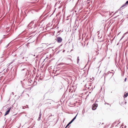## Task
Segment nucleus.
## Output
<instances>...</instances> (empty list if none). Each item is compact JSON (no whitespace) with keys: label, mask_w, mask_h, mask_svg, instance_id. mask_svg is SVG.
<instances>
[{"label":"nucleus","mask_w":128,"mask_h":128,"mask_svg":"<svg viewBox=\"0 0 128 128\" xmlns=\"http://www.w3.org/2000/svg\"><path fill=\"white\" fill-rule=\"evenodd\" d=\"M79 60H80V59H79V56H78L77 57V63H78V62H79Z\"/></svg>","instance_id":"obj_12"},{"label":"nucleus","mask_w":128,"mask_h":128,"mask_svg":"<svg viewBox=\"0 0 128 128\" xmlns=\"http://www.w3.org/2000/svg\"><path fill=\"white\" fill-rule=\"evenodd\" d=\"M123 127H122V126H121L120 128H123Z\"/></svg>","instance_id":"obj_39"},{"label":"nucleus","mask_w":128,"mask_h":128,"mask_svg":"<svg viewBox=\"0 0 128 128\" xmlns=\"http://www.w3.org/2000/svg\"><path fill=\"white\" fill-rule=\"evenodd\" d=\"M62 45V44H61L60 46H61Z\"/></svg>","instance_id":"obj_45"},{"label":"nucleus","mask_w":128,"mask_h":128,"mask_svg":"<svg viewBox=\"0 0 128 128\" xmlns=\"http://www.w3.org/2000/svg\"><path fill=\"white\" fill-rule=\"evenodd\" d=\"M55 40H56L58 43H60L62 42V40L61 37L59 36H57L56 38L55 39Z\"/></svg>","instance_id":"obj_2"},{"label":"nucleus","mask_w":128,"mask_h":128,"mask_svg":"<svg viewBox=\"0 0 128 128\" xmlns=\"http://www.w3.org/2000/svg\"><path fill=\"white\" fill-rule=\"evenodd\" d=\"M111 32H110V35H111Z\"/></svg>","instance_id":"obj_59"},{"label":"nucleus","mask_w":128,"mask_h":128,"mask_svg":"<svg viewBox=\"0 0 128 128\" xmlns=\"http://www.w3.org/2000/svg\"><path fill=\"white\" fill-rule=\"evenodd\" d=\"M98 48H98V46L97 50L99 51V50L98 49Z\"/></svg>","instance_id":"obj_34"},{"label":"nucleus","mask_w":128,"mask_h":128,"mask_svg":"<svg viewBox=\"0 0 128 128\" xmlns=\"http://www.w3.org/2000/svg\"><path fill=\"white\" fill-rule=\"evenodd\" d=\"M64 63H63L62 62H61L59 63V64L58 65H61L63 64Z\"/></svg>","instance_id":"obj_19"},{"label":"nucleus","mask_w":128,"mask_h":128,"mask_svg":"<svg viewBox=\"0 0 128 128\" xmlns=\"http://www.w3.org/2000/svg\"><path fill=\"white\" fill-rule=\"evenodd\" d=\"M112 125L111 126V127H112Z\"/></svg>","instance_id":"obj_53"},{"label":"nucleus","mask_w":128,"mask_h":128,"mask_svg":"<svg viewBox=\"0 0 128 128\" xmlns=\"http://www.w3.org/2000/svg\"><path fill=\"white\" fill-rule=\"evenodd\" d=\"M90 0H88V1H87V2H86L87 3V4H89V3H90V2L88 1H89Z\"/></svg>","instance_id":"obj_20"},{"label":"nucleus","mask_w":128,"mask_h":128,"mask_svg":"<svg viewBox=\"0 0 128 128\" xmlns=\"http://www.w3.org/2000/svg\"><path fill=\"white\" fill-rule=\"evenodd\" d=\"M63 88H60V90H62V89Z\"/></svg>","instance_id":"obj_42"},{"label":"nucleus","mask_w":128,"mask_h":128,"mask_svg":"<svg viewBox=\"0 0 128 128\" xmlns=\"http://www.w3.org/2000/svg\"><path fill=\"white\" fill-rule=\"evenodd\" d=\"M35 32V31H34V32Z\"/></svg>","instance_id":"obj_61"},{"label":"nucleus","mask_w":128,"mask_h":128,"mask_svg":"<svg viewBox=\"0 0 128 128\" xmlns=\"http://www.w3.org/2000/svg\"><path fill=\"white\" fill-rule=\"evenodd\" d=\"M98 106V104L96 103H94L92 106V109L93 110H95Z\"/></svg>","instance_id":"obj_3"},{"label":"nucleus","mask_w":128,"mask_h":128,"mask_svg":"<svg viewBox=\"0 0 128 128\" xmlns=\"http://www.w3.org/2000/svg\"><path fill=\"white\" fill-rule=\"evenodd\" d=\"M126 78H125V79H124V81L125 82H126Z\"/></svg>","instance_id":"obj_27"},{"label":"nucleus","mask_w":128,"mask_h":128,"mask_svg":"<svg viewBox=\"0 0 128 128\" xmlns=\"http://www.w3.org/2000/svg\"><path fill=\"white\" fill-rule=\"evenodd\" d=\"M126 126H125V128H126Z\"/></svg>","instance_id":"obj_58"},{"label":"nucleus","mask_w":128,"mask_h":128,"mask_svg":"<svg viewBox=\"0 0 128 128\" xmlns=\"http://www.w3.org/2000/svg\"><path fill=\"white\" fill-rule=\"evenodd\" d=\"M128 93H127L126 94H124V96L125 97H126L128 96Z\"/></svg>","instance_id":"obj_16"},{"label":"nucleus","mask_w":128,"mask_h":128,"mask_svg":"<svg viewBox=\"0 0 128 128\" xmlns=\"http://www.w3.org/2000/svg\"><path fill=\"white\" fill-rule=\"evenodd\" d=\"M104 124V123H102V124Z\"/></svg>","instance_id":"obj_49"},{"label":"nucleus","mask_w":128,"mask_h":128,"mask_svg":"<svg viewBox=\"0 0 128 128\" xmlns=\"http://www.w3.org/2000/svg\"><path fill=\"white\" fill-rule=\"evenodd\" d=\"M70 126H69V127H68L67 128H69V127H70Z\"/></svg>","instance_id":"obj_51"},{"label":"nucleus","mask_w":128,"mask_h":128,"mask_svg":"<svg viewBox=\"0 0 128 128\" xmlns=\"http://www.w3.org/2000/svg\"><path fill=\"white\" fill-rule=\"evenodd\" d=\"M32 36H29V38H30V37H32Z\"/></svg>","instance_id":"obj_44"},{"label":"nucleus","mask_w":128,"mask_h":128,"mask_svg":"<svg viewBox=\"0 0 128 128\" xmlns=\"http://www.w3.org/2000/svg\"><path fill=\"white\" fill-rule=\"evenodd\" d=\"M37 83V82H35V81L34 80L33 83V84L34 85H36Z\"/></svg>","instance_id":"obj_11"},{"label":"nucleus","mask_w":128,"mask_h":128,"mask_svg":"<svg viewBox=\"0 0 128 128\" xmlns=\"http://www.w3.org/2000/svg\"><path fill=\"white\" fill-rule=\"evenodd\" d=\"M12 94V95H13L14 94V92H12V94Z\"/></svg>","instance_id":"obj_32"},{"label":"nucleus","mask_w":128,"mask_h":128,"mask_svg":"<svg viewBox=\"0 0 128 128\" xmlns=\"http://www.w3.org/2000/svg\"><path fill=\"white\" fill-rule=\"evenodd\" d=\"M34 81H32V80H30V84H32Z\"/></svg>","instance_id":"obj_17"},{"label":"nucleus","mask_w":128,"mask_h":128,"mask_svg":"<svg viewBox=\"0 0 128 128\" xmlns=\"http://www.w3.org/2000/svg\"><path fill=\"white\" fill-rule=\"evenodd\" d=\"M9 44H8V45H7L5 47V48H7L9 46Z\"/></svg>","instance_id":"obj_21"},{"label":"nucleus","mask_w":128,"mask_h":128,"mask_svg":"<svg viewBox=\"0 0 128 128\" xmlns=\"http://www.w3.org/2000/svg\"><path fill=\"white\" fill-rule=\"evenodd\" d=\"M12 63V62H11V63L8 64V66H9L11 64V63Z\"/></svg>","instance_id":"obj_29"},{"label":"nucleus","mask_w":128,"mask_h":128,"mask_svg":"<svg viewBox=\"0 0 128 128\" xmlns=\"http://www.w3.org/2000/svg\"><path fill=\"white\" fill-rule=\"evenodd\" d=\"M89 88H89V87H88V89H89Z\"/></svg>","instance_id":"obj_41"},{"label":"nucleus","mask_w":128,"mask_h":128,"mask_svg":"<svg viewBox=\"0 0 128 128\" xmlns=\"http://www.w3.org/2000/svg\"><path fill=\"white\" fill-rule=\"evenodd\" d=\"M39 80H42V78H41V77H40L39 78Z\"/></svg>","instance_id":"obj_23"},{"label":"nucleus","mask_w":128,"mask_h":128,"mask_svg":"<svg viewBox=\"0 0 128 128\" xmlns=\"http://www.w3.org/2000/svg\"><path fill=\"white\" fill-rule=\"evenodd\" d=\"M21 82H22V81H21Z\"/></svg>","instance_id":"obj_64"},{"label":"nucleus","mask_w":128,"mask_h":128,"mask_svg":"<svg viewBox=\"0 0 128 128\" xmlns=\"http://www.w3.org/2000/svg\"><path fill=\"white\" fill-rule=\"evenodd\" d=\"M108 104V105H110L111 104H110L109 103H105V104Z\"/></svg>","instance_id":"obj_24"},{"label":"nucleus","mask_w":128,"mask_h":128,"mask_svg":"<svg viewBox=\"0 0 128 128\" xmlns=\"http://www.w3.org/2000/svg\"><path fill=\"white\" fill-rule=\"evenodd\" d=\"M56 48L55 50H56Z\"/></svg>","instance_id":"obj_62"},{"label":"nucleus","mask_w":128,"mask_h":128,"mask_svg":"<svg viewBox=\"0 0 128 128\" xmlns=\"http://www.w3.org/2000/svg\"><path fill=\"white\" fill-rule=\"evenodd\" d=\"M110 24H111L110 26L112 24V23H111V22H110Z\"/></svg>","instance_id":"obj_36"},{"label":"nucleus","mask_w":128,"mask_h":128,"mask_svg":"<svg viewBox=\"0 0 128 128\" xmlns=\"http://www.w3.org/2000/svg\"><path fill=\"white\" fill-rule=\"evenodd\" d=\"M37 24H33V25H32V26L30 28H36V27L37 26Z\"/></svg>","instance_id":"obj_7"},{"label":"nucleus","mask_w":128,"mask_h":128,"mask_svg":"<svg viewBox=\"0 0 128 128\" xmlns=\"http://www.w3.org/2000/svg\"><path fill=\"white\" fill-rule=\"evenodd\" d=\"M34 56H35V55H34Z\"/></svg>","instance_id":"obj_56"},{"label":"nucleus","mask_w":128,"mask_h":128,"mask_svg":"<svg viewBox=\"0 0 128 128\" xmlns=\"http://www.w3.org/2000/svg\"><path fill=\"white\" fill-rule=\"evenodd\" d=\"M96 53H97V55H98V54H99V53L98 51H96Z\"/></svg>","instance_id":"obj_22"},{"label":"nucleus","mask_w":128,"mask_h":128,"mask_svg":"<svg viewBox=\"0 0 128 128\" xmlns=\"http://www.w3.org/2000/svg\"><path fill=\"white\" fill-rule=\"evenodd\" d=\"M92 90V89H90V90Z\"/></svg>","instance_id":"obj_55"},{"label":"nucleus","mask_w":128,"mask_h":128,"mask_svg":"<svg viewBox=\"0 0 128 128\" xmlns=\"http://www.w3.org/2000/svg\"><path fill=\"white\" fill-rule=\"evenodd\" d=\"M59 70H56V72H57Z\"/></svg>","instance_id":"obj_38"},{"label":"nucleus","mask_w":128,"mask_h":128,"mask_svg":"<svg viewBox=\"0 0 128 128\" xmlns=\"http://www.w3.org/2000/svg\"><path fill=\"white\" fill-rule=\"evenodd\" d=\"M92 90H93V89H92Z\"/></svg>","instance_id":"obj_52"},{"label":"nucleus","mask_w":128,"mask_h":128,"mask_svg":"<svg viewBox=\"0 0 128 128\" xmlns=\"http://www.w3.org/2000/svg\"><path fill=\"white\" fill-rule=\"evenodd\" d=\"M126 3L127 4H128V0L126 2Z\"/></svg>","instance_id":"obj_26"},{"label":"nucleus","mask_w":128,"mask_h":128,"mask_svg":"<svg viewBox=\"0 0 128 128\" xmlns=\"http://www.w3.org/2000/svg\"><path fill=\"white\" fill-rule=\"evenodd\" d=\"M41 115H42L41 112H40L39 113V115L38 118V121H40V118H41Z\"/></svg>","instance_id":"obj_8"},{"label":"nucleus","mask_w":128,"mask_h":128,"mask_svg":"<svg viewBox=\"0 0 128 128\" xmlns=\"http://www.w3.org/2000/svg\"><path fill=\"white\" fill-rule=\"evenodd\" d=\"M24 57H23V58H22V59H24Z\"/></svg>","instance_id":"obj_46"},{"label":"nucleus","mask_w":128,"mask_h":128,"mask_svg":"<svg viewBox=\"0 0 128 128\" xmlns=\"http://www.w3.org/2000/svg\"><path fill=\"white\" fill-rule=\"evenodd\" d=\"M86 84L84 86V87L86 88H87L86 87Z\"/></svg>","instance_id":"obj_30"},{"label":"nucleus","mask_w":128,"mask_h":128,"mask_svg":"<svg viewBox=\"0 0 128 128\" xmlns=\"http://www.w3.org/2000/svg\"><path fill=\"white\" fill-rule=\"evenodd\" d=\"M52 114H51L48 117V118L47 119L48 120H49L51 118H50V117L52 116Z\"/></svg>","instance_id":"obj_14"},{"label":"nucleus","mask_w":128,"mask_h":128,"mask_svg":"<svg viewBox=\"0 0 128 128\" xmlns=\"http://www.w3.org/2000/svg\"><path fill=\"white\" fill-rule=\"evenodd\" d=\"M98 38H102V36H99V34H100V32H99V31H98Z\"/></svg>","instance_id":"obj_10"},{"label":"nucleus","mask_w":128,"mask_h":128,"mask_svg":"<svg viewBox=\"0 0 128 128\" xmlns=\"http://www.w3.org/2000/svg\"><path fill=\"white\" fill-rule=\"evenodd\" d=\"M111 38H112V34L111 36Z\"/></svg>","instance_id":"obj_40"},{"label":"nucleus","mask_w":128,"mask_h":128,"mask_svg":"<svg viewBox=\"0 0 128 128\" xmlns=\"http://www.w3.org/2000/svg\"><path fill=\"white\" fill-rule=\"evenodd\" d=\"M77 114L72 120L67 124L65 128H67L70 124H71L76 119Z\"/></svg>","instance_id":"obj_1"},{"label":"nucleus","mask_w":128,"mask_h":128,"mask_svg":"<svg viewBox=\"0 0 128 128\" xmlns=\"http://www.w3.org/2000/svg\"><path fill=\"white\" fill-rule=\"evenodd\" d=\"M60 50H59V51H58V52H56V54H58V53H59V52H60Z\"/></svg>","instance_id":"obj_25"},{"label":"nucleus","mask_w":128,"mask_h":128,"mask_svg":"<svg viewBox=\"0 0 128 128\" xmlns=\"http://www.w3.org/2000/svg\"><path fill=\"white\" fill-rule=\"evenodd\" d=\"M72 47H73V44L72 45Z\"/></svg>","instance_id":"obj_60"},{"label":"nucleus","mask_w":128,"mask_h":128,"mask_svg":"<svg viewBox=\"0 0 128 128\" xmlns=\"http://www.w3.org/2000/svg\"><path fill=\"white\" fill-rule=\"evenodd\" d=\"M111 31H112V28L111 29Z\"/></svg>","instance_id":"obj_47"},{"label":"nucleus","mask_w":128,"mask_h":128,"mask_svg":"<svg viewBox=\"0 0 128 128\" xmlns=\"http://www.w3.org/2000/svg\"><path fill=\"white\" fill-rule=\"evenodd\" d=\"M106 20H103V21H102V23L103 24V23H105L106 22Z\"/></svg>","instance_id":"obj_18"},{"label":"nucleus","mask_w":128,"mask_h":128,"mask_svg":"<svg viewBox=\"0 0 128 128\" xmlns=\"http://www.w3.org/2000/svg\"><path fill=\"white\" fill-rule=\"evenodd\" d=\"M60 31H61V30H60V31H58V32H57V34H58V33H59L60 32Z\"/></svg>","instance_id":"obj_28"},{"label":"nucleus","mask_w":128,"mask_h":128,"mask_svg":"<svg viewBox=\"0 0 128 128\" xmlns=\"http://www.w3.org/2000/svg\"><path fill=\"white\" fill-rule=\"evenodd\" d=\"M11 108L10 107H9V108H7V110L5 114H4L5 116L6 115H7L9 114V112H10V110Z\"/></svg>","instance_id":"obj_4"},{"label":"nucleus","mask_w":128,"mask_h":128,"mask_svg":"<svg viewBox=\"0 0 128 128\" xmlns=\"http://www.w3.org/2000/svg\"><path fill=\"white\" fill-rule=\"evenodd\" d=\"M98 102V101H97V100H96V102Z\"/></svg>","instance_id":"obj_37"},{"label":"nucleus","mask_w":128,"mask_h":128,"mask_svg":"<svg viewBox=\"0 0 128 128\" xmlns=\"http://www.w3.org/2000/svg\"><path fill=\"white\" fill-rule=\"evenodd\" d=\"M29 29H33V30H37V28H30Z\"/></svg>","instance_id":"obj_13"},{"label":"nucleus","mask_w":128,"mask_h":128,"mask_svg":"<svg viewBox=\"0 0 128 128\" xmlns=\"http://www.w3.org/2000/svg\"><path fill=\"white\" fill-rule=\"evenodd\" d=\"M5 60H6V59H5V58L3 60L2 62H1L4 61Z\"/></svg>","instance_id":"obj_31"},{"label":"nucleus","mask_w":128,"mask_h":128,"mask_svg":"<svg viewBox=\"0 0 128 128\" xmlns=\"http://www.w3.org/2000/svg\"><path fill=\"white\" fill-rule=\"evenodd\" d=\"M127 4L126 3L125 4H123L121 7H123L124 6H126Z\"/></svg>","instance_id":"obj_15"},{"label":"nucleus","mask_w":128,"mask_h":128,"mask_svg":"<svg viewBox=\"0 0 128 128\" xmlns=\"http://www.w3.org/2000/svg\"><path fill=\"white\" fill-rule=\"evenodd\" d=\"M54 12H53V13H52V14L51 15H52V14H53L54 13Z\"/></svg>","instance_id":"obj_43"},{"label":"nucleus","mask_w":128,"mask_h":128,"mask_svg":"<svg viewBox=\"0 0 128 128\" xmlns=\"http://www.w3.org/2000/svg\"><path fill=\"white\" fill-rule=\"evenodd\" d=\"M112 49H111V51H112Z\"/></svg>","instance_id":"obj_57"},{"label":"nucleus","mask_w":128,"mask_h":128,"mask_svg":"<svg viewBox=\"0 0 128 128\" xmlns=\"http://www.w3.org/2000/svg\"><path fill=\"white\" fill-rule=\"evenodd\" d=\"M109 72H110L109 71L108 72L107 74H109Z\"/></svg>","instance_id":"obj_35"},{"label":"nucleus","mask_w":128,"mask_h":128,"mask_svg":"<svg viewBox=\"0 0 128 128\" xmlns=\"http://www.w3.org/2000/svg\"><path fill=\"white\" fill-rule=\"evenodd\" d=\"M26 70V75L27 74V72L28 71V70H27L26 68H23V69L22 70H22Z\"/></svg>","instance_id":"obj_9"},{"label":"nucleus","mask_w":128,"mask_h":128,"mask_svg":"<svg viewBox=\"0 0 128 128\" xmlns=\"http://www.w3.org/2000/svg\"><path fill=\"white\" fill-rule=\"evenodd\" d=\"M88 96V95L87 96H86V97H87Z\"/></svg>","instance_id":"obj_48"},{"label":"nucleus","mask_w":128,"mask_h":128,"mask_svg":"<svg viewBox=\"0 0 128 128\" xmlns=\"http://www.w3.org/2000/svg\"><path fill=\"white\" fill-rule=\"evenodd\" d=\"M33 24H34V22L33 21H32L28 25V28H30Z\"/></svg>","instance_id":"obj_5"},{"label":"nucleus","mask_w":128,"mask_h":128,"mask_svg":"<svg viewBox=\"0 0 128 128\" xmlns=\"http://www.w3.org/2000/svg\"><path fill=\"white\" fill-rule=\"evenodd\" d=\"M59 28V27H57V28Z\"/></svg>","instance_id":"obj_54"},{"label":"nucleus","mask_w":128,"mask_h":128,"mask_svg":"<svg viewBox=\"0 0 128 128\" xmlns=\"http://www.w3.org/2000/svg\"><path fill=\"white\" fill-rule=\"evenodd\" d=\"M91 92H89V93H90Z\"/></svg>","instance_id":"obj_50"},{"label":"nucleus","mask_w":128,"mask_h":128,"mask_svg":"<svg viewBox=\"0 0 128 128\" xmlns=\"http://www.w3.org/2000/svg\"><path fill=\"white\" fill-rule=\"evenodd\" d=\"M112 43V40L111 39L110 40V41L109 40H108L107 42V44H108V45L109 46H110V45H111V44Z\"/></svg>","instance_id":"obj_6"},{"label":"nucleus","mask_w":128,"mask_h":128,"mask_svg":"<svg viewBox=\"0 0 128 128\" xmlns=\"http://www.w3.org/2000/svg\"><path fill=\"white\" fill-rule=\"evenodd\" d=\"M65 51V50H63V52H64Z\"/></svg>","instance_id":"obj_33"},{"label":"nucleus","mask_w":128,"mask_h":128,"mask_svg":"<svg viewBox=\"0 0 128 128\" xmlns=\"http://www.w3.org/2000/svg\"><path fill=\"white\" fill-rule=\"evenodd\" d=\"M2 57H1V58H2Z\"/></svg>","instance_id":"obj_63"}]
</instances>
